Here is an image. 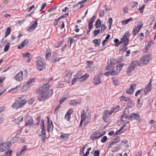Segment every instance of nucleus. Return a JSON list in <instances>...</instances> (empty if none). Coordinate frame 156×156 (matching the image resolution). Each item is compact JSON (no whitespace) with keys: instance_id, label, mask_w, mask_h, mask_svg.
Returning a JSON list of instances; mask_svg holds the SVG:
<instances>
[{"instance_id":"34","label":"nucleus","mask_w":156,"mask_h":156,"mask_svg":"<svg viewBox=\"0 0 156 156\" xmlns=\"http://www.w3.org/2000/svg\"><path fill=\"white\" fill-rule=\"evenodd\" d=\"M140 30L136 27V26L134 27L133 30V33L134 35L135 36L139 31Z\"/></svg>"},{"instance_id":"41","label":"nucleus","mask_w":156,"mask_h":156,"mask_svg":"<svg viewBox=\"0 0 156 156\" xmlns=\"http://www.w3.org/2000/svg\"><path fill=\"white\" fill-rule=\"evenodd\" d=\"M120 99L121 101H127L128 100H129V98L127 97H125L123 96H121L120 98Z\"/></svg>"},{"instance_id":"18","label":"nucleus","mask_w":156,"mask_h":156,"mask_svg":"<svg viewBox=\"0 0 156 156\" xmlns=\"http://www.w3.org/2000/svg\"><path fill=\"white\" fill-rule=\"evenodd\" d=\"M87 1V0H82L77 3L74 5L73 6L75 9L76 7H77L78 9H80L84 5L83 4L86 2Z\"/></svg>"},{"instance_id":"11","label":"nucleus","mask_w":156,"mask_h":156,"mask_svg":"<svg viewBox=\"0 0 156 156\" xmlns=\"http://www.w3.org/2000/svg\"><path fill=\"white\" fill-rule=\"evenodd\" d=\"M150 58V56L149 55H147L141 59L140 62L141 64H147L149 63Z\"/></svg>"},{"instance_id":"46","label":"nucleus","mask_w":156,"mask_h":156,"mask_svg":"<svg viewBox=\"0 0 156 156\" xmlns=\"http://www.w3.org/2000/svg\"><path fill=\"white\" fill-rule=\"evenodd\" d=\"M143 26V23L142 22H139L137 24V26L136 27L138 28L139 30Z\"/></svg>"},{"instance_id":"40","label":"nucleus","mask_w":156,"mask_h":156,"mask_svg":"<svg viewBox=\"0 0 156 156\" xmlns=\"http://www.w3.org/2000/svg\"><path fill=\"white\" fill-rule=\"evenodd\" d=\"M64 16H61V17L56 19H55V21H54V24L55 25V26H56L58 25V23L59 22V21L61 19V18L64 17Z\"/></svg>"},{"instance_id":"39","label":"nucleus","mask_w":156,"mask_h":156,"mask_svg":"<svg viewBox=\"0 0 156 156\" xmlns=\"http://www.w3.org/2000/svg\"><path fill=\"white\" fill-rule=\"evenodd\" d=\"M116 62V61L115 59L113 58H111L109 61H108V64H110L111 65H114L115 64Z\"/></svg>"},{"instance_id":"48","label":"nucleus","mask_w":156,"mask_h":156,"mask_svg":"<svg viewBox=\"0 0 156 156\" xmlns=\"http://www.w3.org/2000/svg\"><path fill=\"white\" fill-rule=\"evenodd\" d=\"M113 82L114 84V85L115 86H117L118 85L119 82L117 79H114L113 80Z\"/></svg>"},{"instance_id":"10","label":"nucleus","mask_w":156,"mask_h":156,"mask_svg":"<svg viewBox=\"0 0 156 156\" xmlns=\"http://www.w3.org/2000/svg\"><path fill=\"white\" fill-rule=\"evenodd\" d=\"M88 64L86 67V70L89 72H91L94 71V67L93 62L91 61H87Z\"/></svg>"},{"instance_id":"23","label":"nucleus","mask_w":156,"mask_h":156,"mask_svg":"<svg viewBox=\"0 0 156 156\" xmlns=\"http://www.w3.org/2000/svg\"><path fill=\"white\" fill-rule=\"evenodd\" d=\"M23 117L22 116H20L17 118H14L12 119V120L15 122L16 123L18 124L20 122H21L23 120Z\"/></svg>"},{"instance_id":"6","label":"nucleus","mask_w":156,"mask_h":156,"mask_svg":"<svg viewBox=\"0 0 156 156\" xmlns=\"http://www.w3.org/2000/svg\"><path fill=\"white\" fill-rule=\"evenodd\" d=\"M11 143L9 141H7L0 144V152H3L7 150L11 147Z\"/></svg>"},{"instance_id":"52","label":"nucleus","mask_w":156,"mask_h":156,"mask_svg":"<svg viewBox=\"0 0 156 156\" xmlns=\"http://www.w3.org/2000/svg\"><path fill=\"white\" fill-rule=\"evenodd\" d=\"M105 12L104 10H102L99 11V16H100L102 17L104 15Z\"/></svg>"},{"instance_id":"51","label":"nucleus","mask_w":156,"mask_h":156,"mask_svg":"<svg viewBox=\"0 0 156 156\" xmlns=\"http://www.w3.org/2000/svg\"><path fill=\"white\" fill-rule=\"evenodd\" d=\"M20 87V85L17 86L15 88H13L11 89L10 90H9V92L11 91H14L16 90H17Z\"/></svg>"},{"instance_id":"27","label":"nucleus","mask_w":156,"mask_h":156,"mask_svg":"<svg viewBox=\"0 0 156 156\" xmlns=\"http://www.w3.org/2000/svg\"><path fill=\"white\" fill-rule=\"evenodd\" d=\"M47 131L49 132L50 131H52L53 128V125L52 123V121H51V124H47Z\"/></svg>"},{"instance_id":"57","label":"nucleus","mask_w":156,"mask_h":156,"mask_svg":"<svg viewBox=\"0 0 156 156\" xmlns=\"http://www.w3.org/2000/svg\"><path fill=\"white\" fill-rule=\"evenodd\" d=\"M126 126V125H124L118 131H117L116 132V134H120V133H122L123 132V131H121V130H122V129H123V127L124 126Z\"/></svg>"},{"instance_id":"43","label":"nucleus","mask_w":156,"mask_h":156,"mask_svg":"<svg viewBox=\"0 0 156 156\" xmlns=\"http://www.w3.org/2000/svg\"><path fill=\"white\" fill-rule=\"evenodd\" d=\"M93 27V25L92 24L90 23H88V31H87V34L89 35V33L90 32L91 29Z\"/></svg>"},{"instance_id":"12","label":"nucleus","mask_w":156,"mask_h":156,"mask_svg":"<svg viewBox=\"0 0 156 156\" xmlns=\"http://www.w3.org/2000/svg\"><path fill=\"white\" fill-rule=\"evenodd\" d=\"M104 134V133L100 134L96 132L93 133L92 135L90 136V139L93 140H95L98 138L102 136Z\"/></svg>"},{"instance_id":"47","label":"nucleus","mask_w":156,"mask_h":156,"mask_svg":"<svg viewBox=\"0 0 156 156\" xmlns=\"http://www.w3.org/2000/svg\"><path fill=\"white\" fill-rule=\"evenodd\" d=\"M9 43L8 42L5 45V48L4 51L5 52L7 51L9 49Z\"/></svg>"},{"instance_id":"35","label":"nucleus","mask_w":156,"mask_h":156,"mask_svg":"<svg viewBox=\"0 0 156 156\" xmlns=\"http://www.w3.org/2000/svg\"><path fill=\"white\" fill-rule=\"evenodd\" d=\"M11 28L10 27H8L7 28L6 30L5 31V37H6L10 33L11 31Z\"/></svg>"},{"instance_id":"36","label":"nucleus","mask_w":156,"mask_h":156,"mask_svg":"<svg viewBox=\"0 0 156 156\" xmlns=\"http://www.w3.org/2000/svg\"><path fill=\"white\" fill-rule=\"evenodd\" d=\"M133 20V18H130L129 19H128L126 20H123L122 22V23L123 24L126 25L129 22L132 21Z\"/></svg>"},{"instance_id":"59","label":"nucleus","mask_w":156,"mask_h":156,"mask_svg":"<svg viewBox=\"0 0 156 156\" xmlns=\"http://www.w3.org/2000/svg\"><path fill=\"white\" fill-rule=\"evenodd\" d=\"M145 7V5H143L141 8H140L139 9V10L140 11V12L141 13H143V12L144 9Z\"/></svg>"},{"instance_id":"61","label":"nucleus","mask_w":156,"mask_h":156,"mask_svg":"<svg viewBox=\"0 0 156 156\" xmlns=\"http://www.w3.org/2000/svg\"><path fill=\"white\" fill-rule=\"evenodd\" d=\"M112 71H108L107 72H106L105 73H104V75L106 76L112 75Z\"/></svg>"},{"instance_id":"5","label":"nucleus","mask_w":156,"mask_h":156,"mask_svg":"<svg viewBox=\"0 0 156 156\" xmlns=\"http://www.w3.org/2000/svg\"><path fill=\"white\" fill-rule=\"evenodd\" d=\"M36 62L37 66V69L38 70L41 71L45 69V64L42 61V59L41 57H38L37 58Z\"/></svg>"},{"instance_id":"55","label":"nucleus","mask_w":156,"mask_h":156,"mask_svg":"<svg viewBox=\"0 0 156 156\" xmlns=\"http://www.w3.org/2000/svg\"><path fill=\"white\" fill-rule=\"evenodd\" d=\"M107 139V137L106 136H104L102 139L101 140V141L102 143H104L106 141Z\"/></svg>"},{"instance_id":"31","label":"nucleus","mask_w":156,"mask_h":156,"mask_svg":"<svg viewBox=\"0 0 156 156\" xmlns=\"http://www.w3.org/2000/svg\"><path fill=\"white\" fill-rule=\"evenodd\" d=\"M127 106L130 108H132L133 107L134 105V103L133 101L130 100L129 98V100H128L127 101Z\"/></svg>"},{"instance_id":"53","label":"nucleus","mask_w":156,"mask_h":156,"mask_svg":"<svg viewBox=\"0 0 156 156\" xmlns=\"http://www.w3.org/2000/svg\"><path fill=\"white\" fill-rule=\"evenodd\" d=\"M67 98L66 97H62L60 99V100L59 101V103L61 104H62V103L64 102V101Z\"/></svg>"},{"instance_id":"7","label":"nucleus","mask_w":156,"mask_h":156,"mask_svg":"<svg viewBox=\"0 0 156 156\" xmlns=\"http://www.w3.org/2000/svg\"><path fill=\"white\" fill-rule=\"evenodd\" d=\"M137 64L138 62L136 61L132 62L129 66L127 68V73L129 75H130L132 72L134 70L135 67Z\"/></svg>"},{"instance_id":"25","label":"nucleus","mask_w":156,"mask_h":156,"mask_svg":"<svg viewBox=\"0 0 156 156\" xmlns=\"http://www.w3.org/2000/svg\"><path fill=\"white\" fill-rule=\"evenodd\" d=\"M27 148V146L26 145H25L23 148H22L21 151L20 152H18L16 153V156H22V155L24 154V153L23 151L26 150Z\"/></svg>"},{"instance_id":"4","label":"nucleus","mask_w":156,"mask_h":156,"mask_svg":"<svg viewBox=\"0 0 156 156\" xmlns=\"http://www.w3.org/2000/svg\"><path fill=\"white\" fill-rule=\"evenodd\" d=\"M26 103L25 99H22L21 98H18L12 105V107L14 109H17L22 107Z\"/></svg>"},{"instance_id":"58","label":"nucleus","mask_w":156,"mask_h":156,"mask_svg":"<svg viewBox=\"0 0 156 156\" xmlns=\"http://www.w3.org/2000/svg\"><path fill=\"white\" fill-rule=\"evenodd\" d=\"M70 118V115H69L66 114L65 116V119L68 121H69Z\"/></svg>"},{"instance_id":"54","label":"nucleus","mask_w":156,"mask_h":156,"mask_svg":"<svg viewBox=\"0 0 156 156\" xmlns=\"http://www.w3.org/2000/svg\"><path fill=\"white\" fill-rule=\"evenodd\" d=\"M120 149V146H117L113 148L112 152H116L118 151Z\"/></svg>"},{"instance_id":"15","label":"nucleus","mask_w":156,"mask_h":156,"mask_svg":"<svg viewBox=\"0 0 156 156\" xmlns=\"http://www.w3.org/2000/svg\"><path fill=\"white\" fill-rule=\"evenodd\" d=\"M23 72L22 71H20L17 73L14 76V79L17 81H21L23 80Z\"/></svg>"},{"instance_id":"44","label":"nucleus","mask_w":156,"mask_h":156,"mask_svg":"<svg viewBox=\"0 0 156 156\" xmlns=\"http://www.w3.org/2000/svg\"><path fill=\"white\" fill-rule=\"evenodd\" d=\"M120 140V138L119 136H116L114 139L113 142L114 143H117L119 142Z\"/></svg>"},{"instance_id":"45","label":"nucleus","mask_w":156,"mask_h":156,"mask_svg":"<svg viewBox=\"0 0 156 156\" xmlns=\"http://www.w3.org/2000/svg\"><path fill=\"white\" fill-rule=\"evenodd\" d=\"M107 28L106 26L104 24L102 25L101 27V33H103Z\"/></svg>"},{"instance_id":"42","label":"nucleus","mask_w":156,"mask_h":156,"mask_svg":"<svg viewBox=\"0 0 156 156\" xmlns=\"http://www.w3.org/2000/svg\"><path fill=\"white\" fill-rule=\"evenodd\" d=\"M91 154H92L94 156H99L100 152L98 150H95L92 151Z\"/></svg>"},{"instance_id":"2","label":"nucleus","mask_w":156,"mask_h":156,"mask_svg":"<svg viewBox=\"0 0 156 156\" xmlns=\"http://www.w3.org/2000/svg\"><path fill=\"white\" fill-rule=\"evenodd\" d=\"M127 111L128 112V111L127 108H126L124 109L123 114L121 117V119L122 120L123 119V117L125 116L126 119H128L131 121L135 120L136 121L140 122V115L137 114L133 113L131 114L130 115H128L126 112Z\"/></svg>"},{"instance_id":"14","label":"nucleus","mask_w":156,"mask_h":156,"mask_svg":"<svg viewBox=\"0 0 156 156\" xmlns=\"http://www.w3.org/2000/svg\"><path fill=\"white\" fill-rule=\"evenodd\" d=\"M33 122L32 119L30 117H28L25 122V126L26 127L30 128Z\"/></svg>"},{"instance_id":"62","label":"nucleus","mask_w":156,"mask_h":156,"mask_svg":"<svg viewBox=\"0 0 156 156\" xmlns=\"http://www.w3.org/2000/svg\"><path fill=\"white\" fill-rule=\"evenodd\" d=\"M139 37L140 40L143 39L144 38V34L143 33H141L139 34Z\"/></svg>"},{"instance_id":"16","label":"nucleus","mask_w":156,"mask_h":156,"mask_svg":"<svg viewBox=\"0 0 156 156\" xmlns=\"http://www.w3.org/2000/svg\"><path fill=\"white\" fill-rule=\"evenodd\" d=\"M65 74L66 76L65 80L66 82L69 83L70 81L72 72L69 70H67L65 71Z\"/></svg>"},{"instance_id":"21","label":"nucleus","mask_w":156,"mask_h":156,"mask_svg":"<svg viewBox=\"0 0 156 156\" xmlns=\"http://www.w3.org/2000/svg\"><path fill=\"white\" fill-rule=\"evenodd\" d=\"M92 82L94 84H99L101 83V80L100 76H95L93 79Z\"/></svg>"},{"instance_id":"1","label":"nucleus","mask_w":156,"mask_h":156,"mask_svg":"<svg viewBox=\"0 0 156 156\" xmlns=\"http://www.w3.org/2000/svg\"><path fill=\"white\" fill-rule=\"evenodd\" d=\"M48 83L43 85L39 89L38 100L41 101H44L51 96L53 94L52 89H50Z\"/></svg>"},{"instance_id":"49","label":"nucleus","mask_w":156,"mask_h":156,"mask_svg":"<svg viewBox=\"0 0 156 156\" xmlns=\"http://www.w3.org/2000/svg\"><path fill=\"white\" fill-rule=\"evenodd\" d=\"M100 32V29L94 30V36H97L99 34Z\"/></svg>"},{"instance_id":"28","label":"nucleus","mask_w":156,"mask_h":156,"mask_svg":"<svg viewBox=\"0 0 156 156\" xmlns=\"http://www.w3.org/2000/svg\"><path fill=\"white\" fill-rule=\"evenodd\" d=\"M86 115L84 110H83L81 112V119L82 121H84L85 120Z\"/></svg>"},{"instance_id":"22","label":"nucleus","mask_w":156,"mask_h":156,"mask_svg":"<svg viewBox=\"0 0 156 156\" xmlns=\"http://www.w3.org/2000/svg\"><path fill=\"white\" fill-rule=\"evenodd\" d=\"M23 56L25 60L28 62H29L31 59V55L29 53H27L26 55H23Z\"/></svg>"},{"instance_id":"29","label":"nucleus","mask_w":156,"mask_h":156,"mask_svg":"<svg viewBox=\"0 0 156 156\" xmlns=\"http://www.w3.org/2000/svg\"><path fill=\"white\" fill-rule=\"evenodd\" d=\"M101 22L99 19H98L95 22V26L96 29L99 28L101 25Z\"/></svg>"},{"instance_id":"63","label":"nucleus","mask_w":156,"mask_h":156,"mask_svg":"<svg viewBox=\"0 0 156 156\" xmlns=\"http://www.w3.org/2000/svg\"><path fill=\"white\" fill-rule=\"evenodd\" d=\"M85 147H83L80 150V154L81 155H82L84 154V150L85 149Z\"/></svg>"},{"instance_id":"24","label":"nucleus","mask_w":156,"mask_h":156,"mask_svg":"<svg viewBox=\"0 0 156 156\" xmlns=\"http://www.w3.org/2000/svg\"><path fill=\"white\" fill-rule=\"evenodd\" d=\"M28 43L29 40L28 39L25 40L24 41H23L22 42V44L18 46V48H22L24 47L26 45H27Z\"/></svg>"},{"instance_id":"32","label":"nucleus","mask_w":156,"mask_h":156,"mask_svg":"<svg viewBox=\"0 0 156 156\" xmlns=\"http://www.w3.org/2000/svg\"><path fill=\"white\" fill-rule=\"evenodd\" d=\"M69 104L70 105L76 106L78 104H80V103L78 102H76L74 100H71L70 101L69 103Z\"/></svg>"},{"instance_id":"38","label":"nucleus","mask_w":156,"mask_h":156,"mask_svg":"<svg viewBox=\"0 0 156 156\" xmlns=\"http://www.w3.org/2000/svg\"><path fill=\"white\" fill-rule=\"evenodd\" d=\"M120 108L119 105L118 106L116 107H113L111 110V111L112 112V113L113 112H116L119 111Z\"/></svg>"},{"instance_id":"60","label":"nucleus","mask_w":156,"mask_h":156,"mask_svg":"<svg viewBox=\"0 0 156 156\" xmlns=\"http://www.w3.org/2000/svg\"><path fill=\"white\" fill-rule=\"evenodd\" d=\"M73 111L72 109H69L67 112L66 114L69 115H70L73 112Z\"/></svg>"},{"instance_id":"30","label":"nucleus","mask_w":156,"mask_h":156,"mask_svg":"<svg viewBox=\"0 0 156 156\" xmlns=\"http://www.w3.org/2000/svg\"><path fill=\"white\" fill-rule=\"evenodd\" d=\"M69 137V134H63L61 135L60 138L61 139L67 140Z\"/></svg>"},{"instance_id":"20","label":"nucleus","mask_w":156,"mask_h":156,"mask_svg":"<svg viewBox=\"0 0 156 156\" xmlns=\"http://www.w3.org/2000/svg\"><path fill=\"white\" fill-rule=\"evenodd\" d=\"M136 85L135 84H133L130 86V88L128 89L126 91L127 94H133L134 90L135 89Z\"/></svg>"},{"instance_id":"64","label":"nucleus","mask_w":156,"mask_h":156,"mask_svg":"<svg viewBox=\"0 0 156 156\" xmlns=\"http://www.w3.org/2000/svg\"><path fill=\"white\" fill-rule=\"evenodd\" d=\"M112 19L111 18H110L108 19V23H109L110 26H111L112 24Z\"/></svg>"},{"instance_id":"33","label":"nucleus","mask_w":156,"mask_h":156,"mask_svg":"<svg viewBox=\"0 0 156 156\" xmlns=\"http://www.w3.org/2000/svg\"><path fill=\"white\" fill-rule=\"evenodd\" d=\"M89 76V75L87 73H86L83 76L80 77L79 79V80L80 81H82L86 79L87 77Z\"/></svg>"},{"instance_id":"13","label":"nucleus","mask_w":156,"mask_h":156,"mask_svg":"<svg viewBox=\"0 0 156 156\" xmlns=\"http://www.w3.org/2000/svg\"><path fill=\"white\" fill-rule=\"evenodd\" d=\"M112 114V112L111 110L109 111L108 109L105 110L104 111L103 115V117L104 120L105 121V120L108 119Z\"/></svg>"},{"instance_id":"56","label":"nucleus","mask_w":156,"mask_h":156,"mask_svg":"<svg viewBox=\"0 0 156 156\" xmlns=\"http://www.w3.org/2000/svg\"><path fill=\"white\" fill-rule=\"evenodd\" d=\"M12 151L11 150H9L5 154V156H11Z\"/></svg>"},{"instance_id":"37","label":"nucleus","mask_w":156,"mask_h":156,"mask_svg":"<svg viewBox=\"0 0 156 156\" xmlns=\"http://www.w3.org/2000/svg\"><path fill=\"white\" fill-rule=\"evenodd\" d=\"M99 41H100L99 40L97 39H94L93 41V42L95 44V46L96 47H97L100 45L101 42L100 41L99 42Z\"/></svg>"},{"instance_id":"50","label":"nucleus","mask_w":156,"mask_h":156,"mask_svg":"<svg viewBox=\"0 0 156 156\" xmlns=\"http://www.w3.org/2000/svg\"><path fill=\"white\" fill-rule=\"evenodd\" d=\"M95 17H96L95 16H94L91 18H90V21L88 23L93 24V23L95 20Z\"/></svg>"},{"instance_id":"3","label":"nucleus","mask_w":156,"mask_h":156,"mask_svg":"<svg viewBox=\"0 0 156 156\" xmlns=\"http://www.w3.org/2000/svg\"><path fill=\"white\" fill-rule=\"evenodd\" d=\"M130 34L129 31H127L124 34L123 37L121 38L120 41V43L124 42V44H122L120 47L119 51H124L126 49V46L129 42V37Z\"/></svg>"},{"instance_id":"17","label":"nucleus","mask_w":156,"mask_h":156,"mask_svg":"<svg viewBox=\"0 0 156 156\" xmlns=\"http://www.w3.org/2000/svg\"><path fill=\"white\" fill-rule=\"evenodd\" d=\"M36 79L34 78H31L28 81L27 83L23 86V88H27L28 85L31 86L33 85L35 82Z\"/></svg>"},{"instance_id":"19","label":"nucleus","mask_w":156,"mask_h":156,"mask_svg":"<svg viewBox=\"0 0 156 156\" xmlns=\"http://www.w3.org/2000/svg\"><path fill=\"white\" fill-rule=\"evenodd\" d=\"M151 80L146 85L145 88L144 89L145 94H146L147 93L151 91Z\"/></svg>"},{"instance_id":"9","label":"nucleus","mask_w":156,"mask_h":156,"mask_svg":"<svg viewBox=\"0 0 156 156\" xmlns=\"http://www.w3.org/2000/svg\"><path fill=\"white\" fill-rule=\"evenodd\" d=\"M42 126L41 127V131L40 133H39L38 135L41 136L43 140V142H44L45 140V135L46 134V130L44 125V121L43 119L41 120Z\"/></svg>"},{"instance_id":"26","label":"nucleus","mask_w":156,"mask_h":156,"mask_svg":"<svg viewBox=\"0 0 156 156\" xmlns=\"http://www.w3.org/2000/svg\"><path fill=\"white\" fill-rule=\"evenodd\" d=\"M37 25V21H34V22L32 24V25L29 27L27 31H31L34 30Z\"/></svg>"},{"instance_id":"8","label":"nucleus","mask_w":156,"mask_h":156,"mask_svg":"<svg viewBox=\"0 0 156 156\" xmlns=\"http://www.w3.org/2000/svg\"><path fill=\"white\" fill-rule=\"evenodd\" d=\"M124 65L123 63H120L114 67L112 70V75H116L119 73Z\"/></svg>"}]
</instances>
